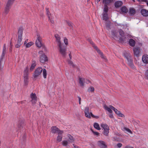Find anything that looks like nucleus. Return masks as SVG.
Instances as JSON below:
<instances>
[{"instance_id": "52", "label": "nucleus", "mask_w": 148, "mask_h": 148, "mask_svg": "<svg viewBox=\"0 0 148 148\" xmlns=\"http://www.w3.org/2000/svg\"><path fill=\"white\" fill-rule=\"evenodd\" d=\"M109 116L110 118L113 119L114 118V116L112 114H110L109 115Z\"/></svg>"}, {"instance_id": "30", "label": "nucleus", "mask_w": 148, "mask_h": 148, "mask_svg": "<svg viewBox=\"0 0 148 148\" xmlns=\"http://www.w3.org/2000/svg\"><path fill=\"white\" fill-rule=\"evenodd\" d=\"M85 79L83 78L80 77L79 78V83L81 86L84 85Z\"/></svg>"}, {"instance_id": "6", "label": "nucleus", "mask_w": 148, "mask_h": 148, "mask_svg": "<svg viewBox=\"0 0 148 148\" xmlns=\"http://www.w3.org/2000/svg\"><path fill=\"white\" fill-rule=\"evenodd\" d=\"M84 113L85 116L89 119H90L91 117V112H89V108L88 107H86L84 110Z\"/></svg>"}, {"instance_id": "57", "label": "nucleus", "mask_w": 148, "mask_h": 148, "mask_svg": "<svg viewBox=\"0 0 148 148\" xmlns=\"http://www.w3.org/2000/svg\"><path fill=\"white\" fill-rule=\"evenodd\" d=\"M69 57L71 59V58H72V55H71V53H70L69 54Z\"/></svg>"}, {"instance_id": "49", "label": "nucleus", "mask_w": 148, "mask_h": 148, "mask_svg": "<svg viewBox=\"0 0 148 148\" xmlns=\"http://www.w3.org/2000/svg\"><path fill=\"white\" fill-rule=\"evenodd\" d=\"M91 117H93V118H95L96 119H98L99 118V117L98 116L94 115H93L92 114V113H91Z\"/></svg>"}, {"instance_id": "3", "label": "nucleus", "mask_w": 148, "mask_h": 148, "mask_svg": "<svg viewBox=\"0 0 148 148\" xmlns=\"http://www.w3.org/2000/svg\"><path fill=\"white\" fill-rule=\"evenodd\" d=\"M58 50L60 53L63 56H65L66 54V49L62 44L58 45Z\"/></svg>"}, {"instance_id": "7", "label": "nucleus", "mask_w": 148, "mask_h": 148, "mask_svg": "<svg viewBox=\"0 0 148 148\" xmlns=\"http://www.w3.org/2000/svg\"><path fill=\"white\" fill-rule=\"evenodd\" d=\"M23 30V28L22 27H20L18 29V32L17 39H19V41L20 40H22V37Z\"/></svg>"}, {"instance_id": "64", "label": "nucleus", "mask_w": 148, "mask_h": 148, "mask_svg": "<svg viewBox=\"0 0 148 148\" xmlns=\"http://www.w3.org/2000/svg\"><path fill=\"white\" fill-rule=\"evenodd\" d=\"M147 5L148 6V2L147 3Z\"/></svg>"}, {"instance_id": "51", "label": "nucleus", "mask_w": 148, "mask_h": 148, "mask_svg": "<svg viewBox=\"0 0 148 148\" xmlns=\"http://www.w3.org/2000/svg\"><path fill=\"white\" fill-rule=\"evenodd\" d=\"M122 144L120 143H118L117 144V146L119 148H120L121 147H122Z\"/></svg>"}, {"instance_id": "59", "label": "nucleus", "mask_w": 148, "mask_h": 148, "mask_svg": "<svg viewBox=\"0 0 148 148\" xmlns=\"http://www.w3.org/2000/svg\"><path fill=\"white\" fill-rule=\"evenodd\" d=\"M74 146V148H79L77 146H76L75 145H73Z\"/></svg>"}, {"instance_id": "18", "label": "nucleus", "mask_w": 148, "mask_h": 148, "mask_svg": "<svg viewBox=\"0 0 148 148\" xmlns=\"http://www.w3.org/2000/svg\"><path fill=\"white\" fill-rule=\"evenodd\" d=\"M48 21L52 24H54V17L53 14H51L50 15L47 16Z\"/></svg>"}, {"instance_id": "13", "label": "nucleus", "mask_w": 148, "mask_h": 148, "mask_svg": "<svg viewBox=\"0 0 148 148\" xmlns=\"http://www.w3.org/2000/svg\"><path fill=\"white\" fill-rule=\"evenodd\" d=\"M98 145L101 148H106L107 145L103 141H99L97 142Z\"/></svg>"}, {"instance_id": "29", "label": "nucleus", "mask_w": 148, "mask_h": 148, "mask_svg": "<svg viewBox=\"0 0 148 148\" xmlns=\"http://www.w3.org/2000/svg\"><path fill=\"white\" fill-rule=\"evenodd\" d=\"M67 136L69 140V143H72L74 142V139L72 136L70 134H67Z\"/></svg>"}, {"instance_id": "40", "label": "nucleus", "mask_w": 148, "mask_h": 148, "mask_svg": "<svg viewBox=\"0 0 148 148\" xmlns=\"http://www.w3.org/2000/svg\"><path fill=\"white\" fill-rule=\"evenodd\" d=\"M43 71V77L44 78H46L47 77V71L45 69H44L43 70L42 69Z\"/></svg>"}, {"instance_id": "26", "label": "nucleus", "mask_w": 148, "mask_h": 148, "mask_svg": "<svg viewBox=\"0 0 148 148\" xmlns=\"http://www.w3.org/2000/svg\"><path fill=\"white\" fill-rule=\"evenodd\" d=\"M114 2V0H103L102 2L104 5H107L109 4Z\"/></svg>"}, {"instance_id": "39", "label": "nucleus", "mask_w": 148, "mask_h": 148, "mask_svg": "<svg viewBox=\"0 0 148 148\" xmlns=\"http://www.w3.org/2000/svg\"><path fill=\"white\" fill-rule=\"evenodd\" d=\"M69 143V142H68L66 140H64L62 141V145L64 146H67Z\"/></svg>"}, {"instance_id": "19", "label": "nucleus", "mask_w": 148, "mask_h": 148, "mask_svg": "<svg viewBox=\"0 0 148 148\" xmlns=\"http://www.w3.org/2000/svg\"><path fill=\"white\" fill-rule=\"evenodd\" d=\"M23 79L24 85H27L29 82V75H23Z\"/></svg>"}, {"instance_id": "35", "label": "nucleus", "mask_w": 148, "mask_h": 148, "mask_svg": "<svg viewBox=\"0 0 148 148\" xmlns=\"http://www.w3.org/2000/svg\"><path fill=\"white\" fill-rule=\"evenodd\" d=\"M129 13L131 15H134L135 13V10L133 8L130 9Z\"/></svg>"}, {"instance_id": "53", "label": "nucleus", "mask_w": 148, "mask_h": 148, "mask_svg": "<svg viewBox=\"0 0 148 148\" xmlns=\"http://www.w3.org/2000/svg\"><path fill=\"white\" fill-rule=\"evenodd\" d=\"M146 75L147 78V79H148V70H147L145 73Z\"/></svg>"}, {"instance_id": "33", "label": "nucleus", "mask_w": 148, "mask_h": 148, "mask_svg": "<svg viewBox=\"0 0 148 148\" xmlns=\"http://www.w3.org/2000/svg\"><path fill=\"white\" fill-rule=\"evenodd\" d=\"M93 126L97 130H99L101 129L99 124L97 123H94Z\"/></svg>"}, {"instance_id": "22", "label": "nucleus", "mask_w": 148, "mask_h": 148, "mask_svg": "<svg viewBox=\"0 0 148 148\" xmlns=\"http://www.w3.org/2000/svg\"><path fill=\"white\" fill-rule=\"evenodd\" d=\"M141 13L144 16H147L148 15V11L145 9H143L141 10Z\"/></svg>"}, {"instance_id": "1", "label": "nucleus", "mask_w": 148, "mask_h": 148, "mask_svg": "<svg viewBox=\"0 0 148 148\" xmlns=\"http://www.w3.org/2000/svg\"><path fill=\"white\" fill-rule=\"evenodd\" d=\"M40 55V61L42 63H44L48 61V59L47 56L42 51H39Z\"/></svg>"}, {"instance_id": "56", "label": "nucleus", "mask_w": 148, "mask_h": 148, "mask_svg": "<svg viewBox=\"0 0 148 148\" xmlns=\"http://www.w3.org/2000/svg\"><path fill=\"white\" fill-rule=\"evenodd\" d=\"M43 48L45 51H47V48L45 46H42Z\"/></svg>"}, {"instance_id": "14", "label": "nucleus", "mask_w": 148, "mask_h": 148, "mask_svg": "<svg viewBox=\"0 0 148 148\" xmlns=\"http://www.w3.org/2000/svg\"><path fill=\"white\" fill-rule=\"evenodd\" d=\"M133 51L134 55L138 57L139 56L140 51L138 48L134 47L133 49Z\"/></svg>"}, {"instance_id": "36", "label": "nucleus", "mask_w": 148, "mask_h": 148, "mask_svg": "<svg viewBox=\"0 0 148 148\" xmlns=\"http://www.w3.org/2000/svg\"><path fill=\"white\" fill-rule=\"evenodd\" d=\"M14 0H8L6 5L8 6H11L13 4Z\"/></svg>"}, {"instance_id": "38", "label": "nucleus", "mask_w": 148, "mask_h": 148, "mask_svg": "<svg viewBox=\"0 0 148 148\" xmlns=\"http://www.w3.org/2000/svg\"><path fill=\"white\" fill-rule=\"evenodd\" d=\"M103 20L107 21L108 18V14L107 13H103Z\"/></svg>"}, {"instance_id": "23", "label": "nucleus", "mask_w": 148, "mask_h": 148, "mask_svg": "<svg viewBox=\"0 0 148 148\" xmlns=\"http://www.w3.org/2000/svg\"><path fill=\"white\" fill-rule=\"evenodd\" d=\"M36 62L34 61L33 62L29 68L30 71H32L36 66Z\"/></svg>"}, {"instance_id": "28", "label": "nucleus", "mask_w": 148, "mask_h": 148, "mask_svg": "<svg viewBox=\"0 0 148 148\" xmlns=\"http://www.w3.org/2000/svg\"><path fill=\"white\" fill-rule=\"evenodd\" d=\"M29 67L27 66L23 71V75H29Z\"/></svg>"}, {"instance_id": "34", "label": "nucleus", "mask_w": 148, "mask_h": 148, "mask_svg": "<svg viewBox=\"0 0 148 148\" xmlns=\"http://www.w3.org/2000/svg\"><path fill=\"white\" fill-rule=\"evenodd\" d=\"M129 43L130 45L132 46H134L135 44V42L133 39H130L129 40Z\"/></svg>"}, {"instance_id": "44", "label": "nucleus", "mask_w": 148, "mask_h": 148, "mask_svg": "<svg viewBox=\"0 0 148 148\" xmlns=\"http://www.w3.org/2000/svg\"><path fill=\"white\" fill-rule=\"evenodd\" d=\"M45 10L46 11V13L47 16L50 15L51 14L50 13L49 11V9L48 8H45Z\"/></svg>"}, {"instance_id": "42", "label": "nucleus", "mask_w": 148, "mask_h": 148, "mask_svg": "<svg viewBox=\"0 0 148 148\" xmlns=\"http://www.w3.org/2000/svg\"><path fill=\"white\" fill-rule=\"evenodd\" d=\"M108 11V6L107 5H104V8L103 9V13H107Z\"/></svg>"}, {"instance_id": "25", "label": "nucleus", "mask_w": 148, "mask_h": 148, "mask_svg": "<svg viewBox=\"0 0 148 148\" xmlns=\"http://www.w3.org/2000/svg\"><path fill=\"white\" fill-rule=\"evenodd\" d=\"M10 7L11 6L9 5L8 6L7 5H6V7H5L4 8V12H3L4 14H7L9 11V10L10 8Z\"/></svg>"}, {"instance_id": "46", "label": "nucleus", "mask_w": 148, "mask_h": 148, "mask_svg": "<svg viewBox=\"0 0 148 148\" xmlns=\"http://www.w3.org/2000/svg\"><path fill=\"white\" fill-rule=\"evenodd\" d=\"M94 88L93 87L91 86L88 88V91L89 92H92L94 91Z\"/></svg>"}, {"instance_id": "61", "label": "nucleus", "mask_w": 148, "mask_h": 148, "mask_svg": "<svg viewBox=\"0 0 148 148\" xmlns=\"http://www.w3.org/2000/svg\"><path fill=\"white\" fill-rule=\"evenodd\" d=\"M90 43L92 44V45L93 44V43H92V41H91L90 40Z\"/></svg>"}, {"instance_id": "17", "label": "nucleus", "mask_w": 148, "mask_h": 148, "mask_svg": "<svg viewBox=\"0 0 148 148\" xmlns=\"http://www.w3.org/2000/svg\"><path fill=\"white\" fill-rule=\"evenodd\" d=\"M128 12L127 8L125 6H122L120 10V12L121 14H124Z\"/></svg>"}, {"instance_id": "12", "label": "nucleus", "mask_w": 148, "mask_h": 148, "mask_svg": "<svg viewBox=\"0 0 148 148\" xmlns=\"http://www.w3.org/2000/svg\"><path fill=\"white\" fill-rule=\"evenodd\" d=\"M63 133V131H60L58 132V135L57 138V141L58 142H59L61 141L62 138V134Z\"/></svg>"}, {"instance_id": "63", "label": "nucleus", "mask_w": 148, "mask_h": 148, "mask_svg": "<svg viewBox=\"0 0 148 148\" xmlns=\"http://www.w3.org/2000/svg\"><path fill=\"white\" fill-rule=\"evenodd\" d=\"M137 0L139 2L141 1V0Z\"/></svg>"}, {"instance_id": "62", "label": "nucleus", "mask_w": 148, "mask_h": 148, "mask_svg": "<svg viewBox=\"0 0 148 148\" xmlns=\"http://www.w3.org/2000/svg\"><path fill=\"white\" fill-rule=\"evenodd\" d=\"M101 0H97V2L98 3Z\"/></svg>"}, {"instance_id": "20", "label": "nucleus", "mask_w": 148, "mask_h": 148, "mask_svg": "<svg viewBox=\"0 0 148 148\" xmlns=\"http://www.w3.org/2000/svg\"><path fill=\"white\" fill-rule=\"evenodd\" d=\"M142 60L143 62L146 64L148 63V55L145 54L142 57Z\"/></svg>"}, {"instance_id": "4", "label": "nucleus", "mask_w": 148, "mask_h": 148, "mask_svg": "<svg viewBox=\"0 0 148 148\" xmlns=\"http://www.w3.org/2000/svg\"><path fill=\"white\" fill-rule=\"evenodd\" d=\"M36 36L37 39L36 41V44L38 47H41L42 46V38L39 33L37 34Z\"/></svg>"}, {"instance_id": "32", "label": "nucleus", "mask_w": 148, "mask_h": 148, "mask_svg": "<svg viewBox=\"0 0 148 148\" xmlns=\"http://www.w3.org/2000/svg\"><path fill=\"white\" fill-rule=\"evenodd\" d=\"M6 52V50L5 48H4V49H3V50L2 53V54L1 56V59L0 60V68H1V62L2 61V59L3 58V56H4L5 53Z\"/></svg>"}, {"instance_id": "2", "label": "nucleus", "mask_w": 148, "mask_h": 148, "mask_svg": "<svg viewBox=\"0 0 148 148\" xmlns=\"http://www.w3.org/2000/svg\"><path fill=\"white\" fill-rule=\"evenodd\" d=\"M42 71V69L41 67H39L36 68L33 74V77L34 79H36L40 75Z\"/></svg>"}, {"instance_id": "9", "label": "nucleus", "mask_w": 148, "mask_h": 148, "mask_svg": "<svg viewBox=\"0 0 148 148\" xmlns=\"http://www.w3.org/2000/svg\"><path fill=\"white\" fill-rule=\"evenodd\" d=\"M31 101L33 104H35L37 101V97L35 93H32L30 95Z\"/></svg>"}, {"instance_id": "54", "label": "nucleus", "mask_w": 148, "mask_h": 148, "mask_svg": "<svg viewBox=\"0 0 148 148\" xmlns=\"http://www.w3.org/2000/svg\"><path fill=\"white\" fill-rule=\"evenodd\" d=\"M125 148H134V147L130 146L127 145L125 147Z\"/></svg>"}, {"instance_id": "43", "label": "nucleus", "mask_w": 148, "mask_h": 148, "mask_svg": "<svg viewBox=\"0 0 148 148\" xmlns=\"http://www.w3.org/2000/svg\"><path fill=\"white\" fill-rule=\"evenodd\" d=\"M68 63L70 66L73 67H75V64L72 61H69L68 62Z\"/></svg>"}, {"instance_id": "10", "label": "nucleus", "mask_w": 148, "mask_h": 148, "mask_svg": "<svg viewBox=\"0 0 148 148\" xmlns=\"http://www.w3.org/2000/svg\"><path fill=\"white\" fill-rule=\"evenodd\" d=\"M111 108L118 116L121 117H124V115L123 114L121 113L119 111L115 108L114 107H112Z\"/></svg>"}, {"instance_id": "55", "label": "nucleus", "mask_w": 148, "mask_h": 148, "mask_svg": "<svg viewBox=\"0 0 148 148\" xmlns=\"http://www.w3.org/2000/svg\"><path fill=\"white\" fill-rule=\"evenodd\" d=\"M78 97V99H79V104H81V98L79 97Z\"/></svg>"}, {"instance_id": "21", "label": "nucleus", "mask_w": 148, "mask_h": 148, "mask_svg": "<svg viewBox=\"0 0 148 148\" xmlns=\"http://www.w3.org/2000/svg\"><path fill=\"white\" fill-rule=\"evenodd\" d=\"M60 131L58 128L56 126H53L51 128V132L53 133H55L56 132H58L59 131Z\"/></svg>"}, {"instance_id": "37", "label": "nucleus", "mask_w": 148, "mask_h": 148, "mask_svg": "<svg viewBox=\"0 0 148 148\" xmlns=\"http://www.w3.org/2000/svg\"><path fill=\"white\" fill-rule=\"evenodd\" d=\"M22 40L19 41V39H17V44L15 45V47L17 48H19L21 45V42Z\"/></svg>"}, {"instance_id": "47", "label": "nucleus", "mask_w": 148, "mask_h": 148, "mask_svg": "<svg viewBox=\"0 0 148 148\" xmlns=\"http://www.w3.org/2000/svg\"><path fill=\"white\" fill-rule=\"evenodd\" d=\"M119 33L121 37H123V36L124 35V33L123 32L121 29H120L119 31Z\"/></svg>"}, {"instance_id": "15", "label": "nucleus", "mask_w": 148, "mask_h": 148, "mask_svg": "<svg viewBox=\"0 0 148 148\" xmlns=\"http://www.w3.org/2000/svg\"><path fill=\"white\" fill-rule=\"evenodd\" d=\"M112 107H113V106L110 105L109 107L107 106L106 105H105L103 106V108L104 109L107 111H108L109 113H111L112 112Z\"/></svg>"}, {"instance_id": "50", "label": "nucleus", "mask_w": 148, "mask_h": 148, "mask_svg": "<svg viewBox=\"0 0 148 148\" xmlns=\"http://www.w3.org/2000/svg\"><path fill=\"white\" fill-rule=\"evenodd\" d=\"M66 23L69 26H71L72 25V23L70 22L66 21Z\"/></svg>"}, {"instance_id": "41", "label": "nucleus", "mask_w": 148, "mask_h": 148, "mask_svg": "<svg viewBox=\"0 0 148 148\" xmlns=\"http://www.w3.org/2000/svg\"><path fill=\"white\" fill-rule=\"evenodd\" d=\"M91 131L93 133L94 135L95 136H99L100 133L98 132L94 131L92 130H91Z\"/></svg>"}, {"instance_id": "45", "label": "nucleus", "mask_w": 148, "mask_h": 148, "mask_svg": "<svg viewBox=\"0 0 148 148\" xmlns=\"http://www.w3.org/2000/svg\"><path fill=\"white\" fill-rule=\"evenodd\" d=\"M64 42L66 46H67L68 45V40L66 38L64 37Z\"/></svg>"}, {"instance_id": "5", "label": "nucleus", "mask_w": 148, "mask_h": 148, "mask_svg": "<svg viewBox=\"0 0 148 148\" xmlns=\"http://www.w3.org/2000/svg\"><path fill=\"white\" fill-rule=\"evenodd\" d=\"M101 127L103 129L104 131L103 134L106 136H108L109 133V128L108 125L106 124H101Z\"/></svg>"}, {"instance_id": "48", "label": "nucleus", "mask_w": 148, "mask_h": 148, "mask_svg": "<svg viewBox=\"0 0 148 148\" xmlns=\"http://www.w3.org/2000/svg\"><path fill=\"white\" fill-rule=\"evenodd\" d=\"M124 129L125 130V131H126L130 133V134H132V131L130 129L126 128H125Z\"/></svg>"}, {"instance_id": "27", "label": "nucleus", "mask_w": 148, "mask_h": 148, "mask_svg": "<svg viewBox=\"0 0 148 148\" xmlns=\"http://www.w3.org/2000/svg\"><path fill=\"white\" fill-rule=\"evenodd\" d=\"M123 4V2L121 1H117L115 3V6L116 8L121 6Z\"/></svg>"}, {"instance_id": "60", "label": "nucleus", "mask_w": 148, "mask_h": 148, "mask_svg": "<svg viewBox=\"0 0 148 148\" xmlns=\"http://www.w3.org/2000/svg\"><path fill=\"white\" fill-rule=\"evenodd\" d=\"M141 1L146 2L147 1V0H141Z\"/></svg>"}, {"instance_id": "11", "label": "nucleus", "mask_w": 148, "mask_h": 148, "mask_svg": "<svg viewBox=\"0 0 148 148\" xmlns=\"http://www.w3.org/2000/svg\"><path fill=\"white\" fill-rule=\"evenodd\" d=\"M28 39L26 40L24 42V46L26 48H29L33 45L34 43L32 42H28Z\"/></svg>"}, {"instance_id": "8", "label": "nucleus", "mask_w": 148, "mask_h": 148, "mask_svg": "<svg viewBox=\"0 0 148 148\" xmlns=\"http://www.w3.org/2000/svg\"><path fill=\"white\" fill-rule=\"evenodd\" d=\"M126 58L128 61V64L130 67L134 69H136V67L133 63L131 57L129 56L128 57H126Z\"/></svg>"}, {"instance_id": "58", "label": "nucleus", "mask_w": 148, "mask_h": 148, "mask_svg": "<svg viewBox=\"0 0 148 148\" xmlns=\"http://www.w3.org/2000/svg\"><path fill=\"white\" fill-rule=\"evenodd\" d=\"M124 39H123V38H121L119 39V40L121 41H124Z\"/></svg>"}, {"instance_id": "24", "label": "nucleus", "mask_w": 148, "mask_h": 148, "mask_svg": "<svg viewBox=\"0 0 148 148\" xmlns=\"http://www.w3.org/2000/svg\"><path fill=\"white\" fill-rule=\"evenodd\" d=\"M93 46L94 47V48L96 49L98 53L101 55V57L102 58H105V57L103 55V53L102 52H101L100 51V50H99L97 48V47L96 46H95V45H93Z\"/></svg>"}, {"instance_id": "16", "label": "nucleus", "mask_w": 148, "mask_h": 148, "mask_svg": "<svg viewBox=\"0 0 148 148\" xmlns=\"http://www.w3.org/2000/svg\"><path fill=\"white\" fill-rule=\"evenodd\" d=\"M55 37L56 39V41L58 45L62 44L61 43L60 36L58 34H56L55 35Z\"/></svg>"}, {"instance_id": "31", "label": "nucleus", "mask_w": 148, "mask_h": 148, "mask_svg": "<svg viewBox=\"0 0 148 148\" xmlns=\"http://www.w3.org/2000/svg\"><path fill=\"white\" fill-rule=\"evenodd\" d=\"M111 33L112 37L114 38L115 39L118 37L116 36V30L112 31Z\"/></svg>"}]
</instances>
